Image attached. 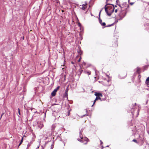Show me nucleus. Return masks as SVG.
<instances>
[{"mask_svg":"<svg viewBox=\"0 0 149 149\" xmlns=\"http://www.w3.org/2000/svg\"><path fill=\"white\" fill-rule=\"evenodd\" d=\"M107 1L106 2V5L105 6L104 8L105 10V11L107 14V15L109 16H110L112 13L113 12L114 8L113 6L112 5H111L110 7L111 8H110V7H109L108 6L107 7L106 6L108 4L107 3Z\"/></svg>","mask_w":149,"mask_h":149,"instance_id":"obj_1","label":"nucleus"},{"mask_svg":"<svg viewBox=\"0 0 149 149\" xmlns=\"http://www.w3.org/2000/svg\"><path fill=\"white\" fill-rule=\"evenodd\" d=\"M122 10V11L119 14L120 17L121 18V19H123L127 13V12L125 11H123L124 10L123 9Z\"/></svg>","mask_w":149,"mask_h":149,"instance_id":"obj_2","label":"nucleus"},{"mask_svg":"<svg viewBox=\"0 0 149 149\" xmlns=\"http://www.w3.org/2000/svg\"><path fill=\"white\" fill-rule=\"evenodd\" d=\"M122 6L119 5V6L120 7L121 10H123V8L124 7H126V6H127V7H129V5L127 4V3L126 2H124L122 4ZM127 9V8H125L124 9H123V10H126Z\"/></svg>","mask_w":149,"mask_h":149,"instance_id":"obj_3","label":"nucleus"},{"mask_svg":"<svg viewBox=\"0 0 149 149\" xmlns=\"http://www.w3.org/2000/svg\"><path fill=\"white\" fill-rule=\"evenodd\" d=\"M83 130L82 129H81V130L79 132V137L82 140H80L79 139H77L79 141H80L82 143H83V136L82 135V132H83Z\"/></svg>","mask_w":149,"mask_h":149,"instance_id":"obj_4","label":"nucleus"},{"mask_svg":"<svg viewBox=\"0 0 149 149\" xmlns=\"http://www.w3.org/2000/svg\"><path fill=\"white\" fill-rule=\"evenodd\" d=\"M60 87L59 86H58L51 93V95L52 96H54L56 94V93L57 91L58 90V89Z\"/></svg>","mask_w":149,"mask_h":149,"instance_id":"obj_5","label":"nucleus"},{"mask_svg":"<svg viewBox=\"0 0 149 149\" xmlns=\"http://www.w3.org/2000/svg\"><path fill=\"white\" fill-rule=\"evenodd\" d=\"M37 125L38 127L40 129H41L43 127V125L42 122H37Z\"/></svg>","mask_w":149,"mask_h":149,"instance_id":"obj_6","label":"nucleus"},{"mask_svg":"<svg viewBox=\"0 0 149 149\" xmlns=\"http://www.w3.org/2000/svg\"><path fill=\"white\" fill-rule=\"evenodd\" d=\"M56 127V124H54L52 125L51 129V130L52 132H54L55 128Z\"/></svg>","mask_w":149,"mask_h":149,"instance_id":"obj_7","label":"nucleus"},{"mask_svg":"<svg viewBox=\"0 0 149 149\" xmlns=\"http://www.w3.org/2000/svg\"><path fill=\"white\" fill-rule=\"evenodd\" d=\"M95 95L96 97H102V94L100 93L95 92Z\"/></svg>","mask_w":149,"mask_h":149,"instance_id":"obj_8","label":"nucleus"},{"mask_svg":"<svg viewBox=\"0 0 149 149\" xmlns=\"http://www.w3.org/2000/svg\"><path fill=\"white\" fill-rule=\"evenodd\" d=\"M98 99H99L101 101H102L100 97H96L93 103V104L92 105V107H93V105L95 104V102L96 100H97Z\"/></svg>","mask_w":149,"mask_h":149,"instance_id":"obj_9","label":"nucleus"},{"mask_svg":"<svg viewBox=\"0 0 149 149\" xmlns=\"http://www.w3.org/2000/svg\"><path fill=\"white\" fill-rule=\"evenodd\" d=\"M146 83L148 87H149V77L146 79Z\"/></svg>","mask_w":149,"mask_h":149,"instance_id":"obj_10","label":"nucleus"},{"mask_svg":"<svg viewBox=\"0 0 149 149\" xmlns=\"http://www.w3.org/2000/svg\"><path fill=\"white\" fill-rule=\"evenodd\" d=\"M101 11H102V10H101L100 11V13H99V23L101 24H102V20L100 18V13H101Z\"/></svg>","mask_w":149,"mask_h":149,"instance_id":"obj_11","label":"nucleus"},{"mask_svg":"<svg viewBox=\"0 0 149 149\" xmlns=\"http://www.w3.org/2000/svg\"><path fill=\"white\" fill-rule=\"evenodd\" d=\"M86 4H83L82 5V7L81 8V9L83 10H85L86 8V7H85Z\"/></svg>","mask_w":149,"mask_h":149,"instance_id":"obj_12","label":"nucleus"},{"mask_svg":"<svg viewBox=\"0 0 149 149\" xmlns=\"http://www.w3.org/2000/svg\"><path fill=\"white\" fill-rule=\"evenodd\" d=\"M84 140L86 141L85 143H84V144H86L87 143V142L89 141V139L87 138H85Z\"/></svg>","mask_w":149,"mask_h":149,"instance_id":"obj_13","label":"nucleus"},{"mask_svg":"<svg viewBox=\"0 0 149 149\" xmlns=\"http://www.w3.org/2000/svg\"><path fill=\"white\" fill-rule=\"evenodd\" d=\"M85 73L88 74V75H90L91 74V72L90 71H85Z\"/></svg>","mask_w":149,"mask_h":149,"instance_id":"obj_14","label":"nucleus"},{"mask_svg":"<svg viewBox=\"0 0 149 149\" xmlns=\"http://www.w3.org/2000/svg\"><path fill=\"white\" fill-rule=\"evenodd\" d=\"M68 88H67L65 90V94L66 95V96L68 95Z\"/></svg>","mask_w":149,"mask_h":149,"instance_id":"obj_15","label":"nucleus"},{"mask_svg":"<svg viewBox=\"0 0 149 149\" xmlns=\"http://www.w3.org/2000/svg\"><path fill=\"white\" fill-rule=\"evenodd\" d=\"M18 113L19 115H21L20 112V110L19 109V108H18Z\"/></svg>","mask_w":149,"mask_h":149,"instance_id":"obj_16","label":"nucleus"},{"mask_svg":"<svg viewBox=\"0 0 149 149\" xmlns=\"http://www.w3.org/2000/svg\"><path fill=\"white\" fill-rule=\"evenodd\" d=\"M101 24L102 26H105V24H106L105 22H103Z\"/></svg>","mask_w":149,"mask_h":149,"instance_id":"obj_17","label":"nucleus"},{"mask_svg":"<svg viewBox=\"0 0 149 149\" xmlns=\"http://www.w3.org/2000/svg\"><path fill=\"white\" fill-rule=\"evenodd\" d=\"M113 24H111V25H108L107 26H106V27H110L112 26L113 24Z\"/></svg>","mask_w":149,"mask_h":149,"instance_id":"obj_18","label":"nucleus"},{"mask_svg":"<svg viewBox=\"0 0 149 149\" xmlns=\"http://www.w3.org/2000/svg\"><path fill=\"white\" fill-rule=\"evenodd\" d=\"M132 141H134V142H136V143H137V142L136 140V139H133V140Z\"/></svg>","mask_w":149,"mask_h":149,"instance_id":"obj_19","label":"nucleus"},{"mask_svg":"<svg viewBox=\"0 0 149 149\" xmlns=\"http://www.w3.org/2000/svg\"><path fill=\"white\" fill-rule=\"evenodd\" d=\"M140 109H138V114H137V116L138 115H139V111H140Z\"/></svg>","mask_w":149,"mask_h":149,"instance_id":"obj_20","label":"nucleus"},{"mask_svg":"<svg viewBox=\"0 0 149 149\" xmlns=\"http://www.w3.org/2000/svg\"><path fill=\"white\" fill-rule=\"evenodd\" d=\"M23 137H22V139H21V142L20 143H22V142H23Z\"/></svg>","mask_w":149,"mask_h":149,"instance_id":"obj_21","label":"nucleus"},{"mask_svg":"<svg viewBox=\"0 0 149 149\" xmlns=\"http://www.w3.org/2000/svg\"><path fill=\"white\" fill-rule=\"evenodd\" d=\"M30 146V144L29 143L27 145V149L28 148V147Z\"/></svg>","mask_w":149,"mask_h":149,"instance_id":"obj_22","label":"nucleus"},{"mask_svg":"<svg viewBox=\"0 0 149 149\" xmlns=\"http://www.w3.org/2000/svg\"><path fill=\"white\" fill-rule=\"evenodd\" d=\"M53 146H53V144H52L51 146V148H52H52H53Z\"/></svg>","mask_w":149,"mask_h":149,"instance_id":"obj_23","label":"nucleus"},{"mask_svg":"<svg viewBox=\"0 0 149 149\" xmlns=\"http://www.w3.org/2000/svg\"><path fill=\"white\" fill-rule=\"evenodd\" d=\"M134 2H131V3H130V4L131 5H132L133 4H134Z\"/></svg>","mask_w":149,"mask_h":149,"instance_id":"obj_24","label":"nucleus"},{"mask_svg":"<svg viewBox=\"0 0 149 149\" xmlns=\"http://www.w3.org/2000/svg\"><path fill=\"white\" fill-rule=\"evenodd\" d=\"M78 26H81V24H80V23H78Z\"/></svg>","mask_w":149,"mask_h":149,"instance_id":"obj_25","label":"nucleus"},{"mask_svg":"<svg viewBox=\"0 0 149 149\" xmlns=\"http://www.w3.org/2000/svg\"><path fill=\"white\" fill-rule=\"evenodd\" d=\"M81 58H79V60H78V62H80V60H81Z\"/></svg>","mask_w":149,"mask_h":149,"instance_id":"obj_26","label":"nucleus"},{"mask_svg":"<svg viewBox=\"0 0 149 149\" xmlns=\"http://www.w3.org/2000/svg\"><path fill=\"white\" fill-rule=\"evenodd\" d=\"M117 9H116L115 10V13H116L117 12Z\"/></svg>","mask_w":149,"mask_h":149,"instance_id":"obj_27","label":"nucleus"},{"mask_svg":"<svg viewBox=\"0 0 149 149\" xmlns=\"http://www.w3.org/2000/svg\"><path fill=\"white\" fill-rule=\"evenodd\" d=\"M81 53H82V52H81V51H80V52L79 53V54H81Z\"/></svg>","mask_w":149,"mask_h":149,"instance_id":"obj_28","label":"nucleus"},{"mask_svg":"<svg viewBox=\"0 0 149 149\" xmlns=\"http://www.w3.org/2000/svg\"><path fill=\"white\" fill-rule=\"evenodd\" d=\"M22 143H19V146Z\"/></svg>","mask_w":149,"mask_h":149,"instance_id":"obj_29","label":"nucleus"},{"mask_svg":"<svg viewBox=\"0 0 149 149\" xmlns=\"http://www.w3.org/2000/svg\"><path fill=\"white\" fill-rule=\"evenodd\" d=\"M39 148V146H38L37 148H36V149H38V148Z\"/></svg>","mask_w":149,"mask_h":149,"instance_id":"obj_30","label":"nucleus"},{"mask_svg":"<svg viewBox=\"0 0 149 149\" xmlns=\"http://www.w3.org/2000/svg\"><path fill=\"white\" fill-rule=\"evenodd\" d=\"M106 85V86H109L110 85V84H109V85Z\"/></svg>","mask_w":149,"mask_h":149,"instance_id":"obj_31","label":"nucleus"},{"mask_svg":"<svg viewBox=\"0 0 149 149\" xmlns=\"http://www.w3.org/2000/svg\"><path fill=\"white\" fill-rule=\"evenodd\" d=\"M101 143L102 144V142L101 141H100Z\"/></svg>","mask_w":149,"mask_h":149,"instance_id":"obj_32","label":"nucleus"},{"mask_svg":"<svg viewBox=\"0 0 149 149\" xmlns=\"http://www.w3.org/2000/svg\"><path fill=\"white\" fill-rule=\"evenodd\" d=\"M109 80H108L107 81L108 82H109Z\"/></svg>","mask_w":149,"mask_h":149,"instance_id":"obj_33","label":"nucleus"},{"mask_svg":"<svg viewBox=\"0 0 149 149\" xmlns=\"http://www.w3.org/2000/svg\"><path fill=\"white\" fill-rule=\"evenodd\" d=\"M85 115H84L82 116V117H83V116H85Z\"/></svg>","mask_w":149,"mask_h":149,"instance_id":"obj_34","label":"nucleus"},{"mask_svg":"<svg viewBox=\"0 0 149 149\" xmlns=\"http://www.w3.org/2000/svg\"><path fill=\"white\" fill-rule=\"evenodd\" d=\"M71 63H72V64H73V62H71Z\"/></svg>","mask_w":149,"mask_h":149,"instance_id":"obj_35","label":"nucleus"},{"mask_svg":"<svg viewBox=\"0 0 149 149\" xmlns=\"http://www.w3.org/2000/svg\"><path fill=\"white\" fill-rule=\"evenodd\" d=\"M109 147V146H106V147Z\"/></svg>","mask_w":149,"mask_h":149,"instance_id":"obj_36","label":"nucleus"},{"mask_svg":"<svg viewBox=\"0 0 149 149\" xmlns=\"http://www.w3.org/2000/svg\"><path fill=\"white\" fill-rule=\"evenodd\" d=\"M148 134H149V132H148Z\"/></svg>","mask_w":149,"mask_h":149,"instance_id":"obj_37","label":"nucleus"},{"mask_svg":"<svg viewBox=\"0 0 149 149\" xmlns=\"http://www.w3.org/2000/svg\"><path fill=\"white\" fill-rule=\"evenodd\" d=\"M115 46H117V44Z\"/></svg>","mask_w":149,"mask_h":149,"instance_id":"obj_38","label":"nucleus"},{"mask_svg":"<svg viewBox=\"0 0 149 149\" xmlns=\"http://www.w3.org/2000/svg\"><path fill=\"white\" fill-rule=\"evenodd\" d=\"M137 72H138V70H137Z\"/></svg>","mask_w":149,"mask_h":149,"instance_id":"obj_39","label":"nucleus"},{"mask_svg":"<svg viewBox=\"0 0 149 149\" xmlns=\"http://www.w3.org/2000/svg\"><path fill=\"white\" fill-rule=\"evenodd\" d=\"M50 149H52V148H51Z\"/></svg>","mask_w":149,"mask_h":149,"instance_id":"obj_40","label":"nucleus"}]
</instances>
